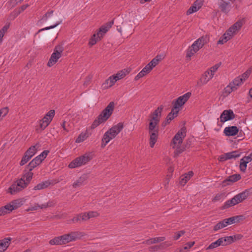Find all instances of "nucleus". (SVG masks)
Segmentation results:
<instances>
[{
  "label": "nucleus",
  "mask_w": 252,
  "mask_h": 252,
  "mask_svg": "<svg viewBox=\"0 0 252 252\" xmlns=\"http://www.w3.org/2000/svg\"><path fill=\"white\" fill-rule=\"evenodd\" d=\"M208 40V39L207 36H201L195 41L187 51L186 58L190 59L207 43Z\"/></svg>",
  "instance_id": "obj_3"
},
{
  "label": "nucleus",
  "mask_w": 252,
  "mask_h": 252,
  "mask_svg": "<svg viewBox=\"0 0 252 252\" xmlns=\"http://www.w3.org/2000/svg\"><path fill=\"white\" fill-rule=\"evenodd\" d=\"M221 240H220V239H219L218 240H217L216 241L214 242H213L207 248V250H211V249H213L214 248H216L220 246H221L222 243H220V241Z\"/></svg>",
  "instance_id": "obj_49"
},
{
  "label": "nucleus",
  "mask_w": 252,
  "mask_h": 252,
  "mask_svg": "<svg viewBox=\"0 0 252 252\" xmlns=\"http://www.w3.org/2000/svg\"><path fill=\"white\" fill-rule=\"evenodd\" d=\"M191 96V93H187L184 95L179 96L175 101L173 108L179 110V108L182 107L189 98Z\"/></svg>",
  "instance_id": "obj_11"
},
{
  "label": "nucleus",
  "mask_w": 252,
  "mask_h": 252,
  "mask_svg": "<svg viewBox=\"0 0 252 252\" xmlns=\"http://www.w3.org/2000/svg\"><path fill=\"white\" fill-rule=\"evenodd\" d=\"M20 190H21V189H19V187L17 186V184L15 182L9 188L8 192L11 194H15Z\"/></svg>",
  "instance_id": "obj_36"
},
{
  "label": "nucleus",
  "mask_w": 252,
  "mask_h": 252,
  "mask_svg": "<svg viewBox=\"0 0 252 252\" xmlns=\"http://www.w3.org/2000/svg\"><path fill=\"white\" fill-rule=\"evenodd\" d=\"M50 185V183L48 181H46L39 183L35 186L33 189L34 190H40L47 188Z\"/></svg>",
  "instance_id": "obj_34"
},
{
  "label": "nucleus",
  "mask_w": 252,
  "mask_h": 252,
  "mask_svg": "<svg viewBox=\"0 0 252 252\" xmlns=\"http://www.w3.org/2000/svg\"><path fill=\"white\" fill-rule=\"evenodd\" d=\"M235 118V115L232 110H225L223 111L220 116V122L224 123L226 121L231 120Z\"/></svg>",
  "instance_id": "obj_13"
},
{
  "label": "nucleus",
  "mask_w": 252,
  "mask_h": 252,
  "mask_svg": "<svg viewBox=\"0 0 252 252\" xmlns=\"http://www.w3.org/2000/svg\"><path fill=\"white\" fill-rule=\"evenodd\" d=\"M8 112V108L4 107L0 110V117H4Z\"/></svg>",
  "instance_id": "obj_61"
},
{
  "label": "nucleus",
  "mask_w": 252,
  "mask_h": 252,
  "mask_svg": "<svg viewBox=\"0 0 252 252\" xmlns=\"http://www.w3.org/2000/svg\"><path fill=\"white\" fill-rule=\"evenodd\" d=\"M101 38H98V37L97 36V33H94L93 36L91 37L90 41H89V45L93 46L96 44L97 41L100 40Z\"/></svg>",
  "instance_id": "obj_51"
},
{
  "label": "nucleus",
  "mask_w": 252,
  "mask_h": 252,
  "mask_svg": "<svg viewBox=\"0 0 252 252\" xmlns=\"http://www.w3.org/2000/svg\"><path fill=\"white\" fill-rule=\"evenodd\" d=\"M16 183L17 186H18L21 190L25 188L28 185V184L22 178L18 180Z\"/></svg>",
  "instance_id": "obj_47"
},
{
  "label": "nucleus",
  "mask_w": 252,
  "mask_h": 252,
  "mask_svg": "<svg viewBox=\"0 0 252 252\" xmlns=\"http://www.w3.org/2000/svg\"><path fill=\"white\" fill-rule=\"evenodd\" d=\"M129 71L126 69H123L120 71H119L116 74L114 75L116 79L117 80H120L125 77L128 73Z\"/></svg>",
  "instance_id": "obj_38"
},
{
  "label": "nucleus",
  "mask_w": 252,
  "mask_h": 252,
  "mask_svg": "<svg viewBox=\"0 0 252 252\" xmlns=\"http://www.w3.org/2000/svg\"><path fill=\"white\" fill-rule=\"evenodd\" d=\"M87 175L86 174L82 175L77 181L73 184V187L76 188L84 185L87 179Z\"/></svg>",
  "instance_id": "obj_23"
},
{
  "label": "nucleus",
  "mask_w": 252,
  "mask_h": 252,
  "mask_svg": "<svg viewBox=\"0 0 252 252\" xmlns=\"http://www.w3.org/2000/svg\"><path fill=\"white\" fill-rule=\"evenodd\" d=\"M238 128L236 126H227L224 129V133L226 136L236 135L238 133Z\"/></svg>",
  "instance_id": "obj_19"
},
{
  "label": "nucleus",
  "mask_w": 252,
  "mask_h": 252,
  "mask_svg": "<svg viewBox=\"0 0 252 252\" xmlns=\"http://www.w3.org/2000/svg\"><path fill=\"white\" fill-rule=\"evenodd\" d=\"M186 128L183 127L178 131L172 140L170 146L175 149L174 153L175 157L178 156L183 151V149L181 148V145L183 139L186 137Z\"/></svg>",
  "instance_id": "obj_1"
},
{
  "label": "nucleus",
  "mask_w": 252,
  "mask_h": 252,
  "mask_svg": "<svg viewBox=\"0 0 252 252\" xmlns=\"http://www.w3.org/2000/svg\"><path fill=\"white\" fill-rule=\"evenodd\" d=\"M185 233V231L184 230H181L178 232H177L175 233V236H174V239L175 240H177L178 239L180 238V237H181L182 235H183Z\"/></svg>",
  "instance_id": "obj_60"
},
{
  "label": "nucleus",
  "mask_w": 252,
  "mask_h": 252,
  "mask_svg": "<svg viewBox=\"0 0 252 252\" xmlns=\"http://www.w3.org/2000/svg\"><path fill=\"white\" fill-rule=\"evenodd\" d=\"M106 122L99 115L94 120L93 124L91 126V128L92 129H94L97 126H98L100 124Z\"/></svg>",
  "instance_id": "obj_32"
},
{
  "label": "nucleus",
  "mask_w": 252,
  "mask_h": 252,
  "mask_svg": "<svg viewBox=\"0 0 252 252\" xmlns=\"http://www.w3.org/2000/svg\"><path fill=\"white\" fill-rule=\"evenodd\" d=\"M36 147V145L31 146L25 154L30 156V158H32L36 152L37 148Z\"/></svg>",
  "instance_id": "obj_41"
},
{
  "label": "nucleus",
  "mask_w": 252,
  "mask_h": 252,
  "mask_svg": "<svg viewBox=\"0 0 252 252\" xmlns=\"http://www.w3.org/2000/svg\"><path fill=\"white\" fill-rule=\"evenodd\" d=\"M31 158H30V156H29L28 155L27 156V155H26L25 154L24 156L22 158L20 162V165L22 166V165H24V164H25L27 162H28L30 160V159Z\"/></svg>",
  "instance_id": "obj_55"
},
{
  "label": "nucleus",
  "mask_w": 252,
  "mask_h": 252,
  "mask_svg": "<svg viewBox=\"0 0 252 252\" xmlns=\"http://www.w3.org/2000/svg\"><path fill=\"white\" fill-rule=\"evenodd\" d=\"M28 4L23 5L19 8L15 9L11 14V16L13 17V18L17 17L21 12L24 11L28 7Z\"/></svg>",
  "instance_id": "obj_27"
},
{
  "label": "nucleus",
  "mask_w": 252,
  "mask_h": 252,
  "mask_svg": "<svg viewBox=\"0 0 252 252\" xmlns=\"http://www.w3.org/2000/svg\"><path fill=\"white\" fill-rule=\"evenodd\" d=\"M225 197V195L224 193H218L216 194L212 199V201L214 202L220 201L222 200Z\"/></svg>",
  "instance_id": "obj_45"
},
{
  "label": "nucleus",
  "mask_w": 252,
  "mask_h": 252,
  "mask_svg": "<svg viewBox=\"0 0 252 252\" xmlns=\"http://www.w3.org/2000/svg\"><path fill=\"white\" fill-rule=\"evenodd\" d=\"M71 221L73 223H77L78 222H80L81 220L80 217V214L77 215L75 217H73L72 219L71 220Z\"/></svg>",
  "instance_id": "obj_64"
},
{
  "label": "nucleus",
  "mask_w": 252,
  "mask_h": 252,
  "mask_svg": "<svg viewBox=\"0 0 252 252\" xmlns=\"http://www.w3.org/2000/svg\"><path fill=\"white\" fill-rule=\"evenodd\" d=\"M193 172L192 171H189L188 173L185 174L181 177L180 183L181 185L184 186L187 182L193 176Z\"/></svg>",
  "instance_id": "obj_28"
},
{
  "label": "nucleus",
  "mask_w": 252,
  "mask_h": 252,
  "mask_svg": "<svg viewBox=\"0 0 252 252\" xmlns=\"http://www.w3.org/2000/svg\"><path fill=\"white\" fill-rule=\"evenodd\" d=\"M161 60L160 56H157L155 58H154L148 64H150L152 68H153L155 66H156L159 63V62Z\"/></svg>",
  "instance_id": "obj_44"
},
{
  "label": "nucleus",
  "mask_w": 252,
  "mask_h": 252,
  "mask_svg": "<svg viewBox=\"0 0 252 252\" xmlns=\"http://www.w3.org/2000/svg\"><path fill=\"white\" fill-rule=\"evenodd\" d=\"M247 163L248 162H246L245 160H242V159L240 160V169L241 171L243 172H245L247 169Z\"/></svg>",
  "instance_id": "obj_54"
},
{
  "label": "nucleus",
  "mask_w": 252,
  "mask_h": 252,
  "mask_svg": "<svg viewBox=\"0 0 252 252\" xmlns=\"http://www.w3.org/2000/svg\"><path fill=\"white\" fill-rule=\"evenodd\" d=\"M233 86L236 88V90L243 84V82L240 77H236L232 81L230 82Z\"/></svg>",
  "instance_id": "obj_37"
},
{
  "label": "nucleus",
  "mask_w": 252,
  "mask_h": 252,
  "mask_svg": "<svg viewBox=\"0 0 252 252\" xmlns=\"http://www.w3.org/2000/svg\"><path fill=\"white\" fill-rule=\"evenodd\" d=\"M149 133L150 134V146L151 148H153L157 141L158 132H149Z\"/></svg>",
  "instance_id": "obj_25"
},
{
  "label": "nucleus",
  "mask_w": 252,
  "mask_h": 252,
  "mask_svg": "<svg viewBox=\"0 0 252 252\" xmlns=\"http://www.w3.org/2000/svg\"><path fill=\"white\" fill-rule=\"evenodd\" d=\"M248 196V193L246 191H243L236 195L234 196L232 198L227 200L225 202L223 206L222 209H227L231 206L235 205L246 199Z\"/></svg>",
  "instance_id": "obj_5"
},
{
  "label": "nucleus",
  "mask_w": 252,
  "mask_h": 252,
  "mask_svg": "<svg viewBox=\"0 0 252 252\" xmlns=\"http://www.w3.org/2000/svg\"><path fill=\"white\" fill-rule=\"evenodd\" d=\"M117 81L114 75H113L110 76L107 79H106L104 83L102 84V87L104 89H108L113 86L115 82Z\"/></svg>",
  "instance_id": "obj_21"
},
{
  "label": "nucleus",
  "mask_w": 252,
  "mask_h": 252,
  "mask_svg": "<svg viewBox=\"0 0 252 252\" xmlns=\"http://www.w3.org/2000/svg\"><path fill=\"white\" fill-rule=\"evenodd\" d=\"M163 106L162 105L158 107L157 109L150 114L149 120L159 122Z\"/></svg>",
  "instance_id": "obj_12"
},
{
  "label": "nucleus",
  "mask_w": 252,
  "mask_h": 252,
  "mask_svg": "<svg viewBox=\"0 0 252 252\" xmlns=\"http://www.w3.org/2000/svg\"><path fill=\"white\" fill-rule=\"evenodd\" d=\"M62 236L56 237L49 241V244L51 245H63Z\"/></svg>",
  "instance_id": "obj_39"
},
{
  "label": "nucleus",
  "mask_w": 252,
  "mask_h": 252,
  "mask_svg": "<svg viewBox=\"0 0 252 252\" xmlns=\"http://www.w3.org/2000/svg\"><path fill=\"white\" fill-rule=\"evenodd\" d=\"M242 160H245L246 162H250L252 160V153L248 156H245L242 158Z\"/></svg>",
  "instance_id": "obj_63"
},
{
  "label": "nucleus",
  "mask_w": 252,
  "mask_h": 252,
  "mask_svg": "<svg viewBox=\"0 0 252 252\" xmlns=\"http://www.w3.org/2000/svg\"><path fill=\"white\" fill-rule=\"evenodd\" d=\"M251 73V69H249L247 70H246L244 73H243L241 75L239 76V77L242 79V81L244 82L247 78H248Z\"/></svg>",
  "instance_id": "obj_52"
},
{
  "label": "nucleus",
  "mask_w": 252,
  "mask_h": 252,
  "mask_svg": "<svg viewBox=\"0 0 252 252\" xmlns=\"http://www.w3.org/2000/svg\"><path fill=\"white\" fill-rule=\"evenodd\" d=\"M54 11L50 10L47 12L40 19V21L41 23L46 22L48 19L51 18L53 15Z\"/></svg>",
  "instance_id": "obj_43"
},
{
  "label": "nucleus",
  "mask_w": 252,
  "mask_h": 252,
  "mask_svg": "<svg viewBox=\"0 0 252 252\" xmlns=\"http://www.w3.org/2000/svg\"><path fill=\"white\" fill-rule=\"evenodd\" d=\"M220 240H221L220 243H222L221 246H226L234 242V238L233 236H227L225 237L220 238Z\"/></svg>",
  "instance_id": "obj_31"
},
{
  "label": "nucleus",
  "mask_w": 252,
  "mask_h": 252,
  "mask_svg": "<svg viewBox=\"0 0 252 252\" xmlns=\"http://www.w3.org/2000/svg\"><path fill=\"white\" fill-rule=\"evenodd\" d=\"M55 202L52 200L49 201L47 203L41 205H39L38 204H35L33 206H32L29 208L27 210V211H35L37 210L38 209H45L48 207H53L55 205Z\"/></svg>",
  "instance_id": "obj_15"
},
{
  "label": "nucleus",
  "mask_w": 252,
  "mask_h": 252,
  "mask_svg": "<svg viewBox=\"0 0 252 252\" xmlns=\"http://www.w3.org/2000/svg\"><path fill=\"white\" fill-rule=\"evenodd\" d=\"M23 203L24 201L22 199H17L10 202L13 210L21 207L23 204Z\"/></svg>",
  "instance_id": "obj_30"
},
{
  "label": "nucleus",
  "mask_w": 252,
  "mask_h": 252,
  "mask_svg": "<svg viewBox=\"0 0 252 252\" xmlns=\"http://www.w3.org/2000/svg\"><path fill=\"white\" fill-rule=\"evenodd\" d=\"M87 137L86 133H81L76 138L75 142L77 143H79L84 141Z\"/></svg>",
  "instance_id": "obj_53"
},
{
  "label": "nucleus",
  "mask_w": 252,
  "mask_h": 252,
  "mask_svg": "<svg viewBox=\"0 0 252 252\" xmlns=\"http://www.w3.org/2000/svg\"><path fill=\"white\" fill-rule=\"evenodd\" d=\"M149 121V124L148 127L149 132H158V122Z\"/></svg>",
  "instance_id": "obj_26"
},
{
  "label": "nucleus",
  "mask_w": 252,
  "mask_h": 252,
  "mask_svg": "<svg viewBox=\"0 0 252 252\" xmlns=\"http://www.w3.org/2000/svg\"><path fill=\"white\" fill-rule=\"evenodd\" d=\"M113 21H111L106 24L105 26H101L97 33V36L98 38H101L103 35L107 32L110 29L112 26L113 25Z\"/></svg>",
  "instance_id": "obj_16"
},
{
  "label": "nucleus",
  "mask_w": 252,
  "mask_h": 252,
  "mask_svg": "<svg viewBox=\"0 0 252 252\" xmlns=\"http://www.w3.org/2000/svg\"><path fill=\"white\" fill-rule=\"evenodd\" d=\"M114 108L115 103L113 101H111L99 115L102 117L104 120L106 121L112 114Z\"/></svg>",
  "instance_id": "obj_9"
},
{
  "label": "nucleus",
  "mask_w": 252,
  "mask_h": 252,
  "mask_svg": "<svg viewBox=\"0 0 252 252\" xmlns=\"http://www.w3.org/2000/svg\"><path fill=\"white\" fill-rule=\"evenodd\" d=\"M237 218L236 217H231L228 219H225L222 221L218 222L216 225H215L214 227L213 230L215 231H217L219 229H222L228 224H231L234 223L235 222V219Z\"/></svg>",
  "instance_id": "obj_10"
},
{
  "label": "nucleus",
  "mask_w": 252,
  "mask_h": 252,
  "mask_svg": "<svg viewBox=\"0 0 252 252\" xmlns=\"http://www.w3.org/2000/svg\"><path fill=\"white\" fill-rule=\"evenodd\" d=\"M228 159L235 158L240 156V153L237 151L226 153Z\"/></svg>",
  "instance_id": "obj_42"
},
{
  "label": "nucleus",
  "mask_w": 252,
  "mask_h": 252,
  "mask_svg": "<svg viewBox=\"0 0 252 252\" xmlns=\"http://www.w3.org/2000/svg\"><path fill=\"white\" fill-rule=\"evenodd\" d=\"M232 37L229 34H227V32L220 38L218 41V44H222L230 40Z\"/></svg>",
  "instance_id": "obj_35"
},
{
  "label": "nucleus",
  "mask_w": 252,
  "mask_h": 252,
  "mask_svg": "<svg viewBox=\"0 0 252 252\" xmlns=\"http://www.w3.org/2000/svg\"><path fill=\"white\" fill-rule=\"evenodd\" d=\"M221 63H218L216 64L214 66L210 67L207 71L209 72V73L213 74V77L215 73L217 71V70L218 69L219 67L220 66Z\"/></svg>",
  "instance_id": "obj_48"
},
{
  "label": "nucleus",
  "mask_w": 252,
  "mask_h": 252,
  "mask_svg": "<svg viewBox=\"0 0 252 252\" xmlns=\"http://www.w3.org/2000/svg\"><path fill=\"white\" fill-rule=\"evenodd\" d=\"M93 158L91 153H86L84 155L75 158L68 165L69 168H74L82 166L87 164Z\"/></svg>",
  "instance_id": "obj_4"
},
{
  "label": "nucleus",
  "mask_w": 252,
  "mask_h": 252,
  "mask_svg": "<svg viewBox=\"0 0 252 252\" xmlns=\"http://www.w3.org/2000/svg\"><path fill=\"white\" fill-rule=\"evenodd\" d=\"M33 173L29 170V172L25 173L22 178L29 184L32 178Z\"/></svg>",
  "instance_id": "obj_46"
},
{
  "label": "nucleus",
  "mask_w": 252,
  "mask_h": 252,
  "mask_svg": "<svg viewBox=\"0 0 252 252\" xmlns=\"http://www.w3.org/2000/svg\"><path fill=\"white\" fill-rule=\"evenodd\" d=\"M84 236L83 232L79 231H72L68 234L62 235L61 239L63 240V245L72 241H75L81 239Z\"/></svg>",
  "instance_id": "obj_6"
},
{
  "label": "nucleus",
  "mask_w": 252,
  "mask_h": 252,
  "mask_svg": "<svg viewBox=\"0 0 252 252\" xmlns=\"http://www.w3.org/2000/svg\"><path fill=\"white\" fill-rule=\"evenodd\" d=\"M165 240V238L164 237H155L147 240L145 241V243L148 245H151L163 241Z\"/></svg>",
  "instance_id": "obj_29"
},
{
  "label": "nucleus",
  "mask_w": 252,
  "mask_h": 252,
  "mask_svg": "<svg viewBox=\"0 0 252 252\" xmlns=\"http://www.w3.org/2000/svg\"><path fill=\"white\" fill-rule=\"evenodd\" d=\"M124 125L119 123L113 126L104 134L101 142V147H104L112 139H114L123 129Z\"/></svg>",
  "instance_id": "obj_2"
},
{
  "label": "nucleus",
  "mask_w": 252,
  "mask_h": 252,
  "mask_svg": "<svg viewBox=\"0 0 252 252\" xmlns=\"http://www.w3.org/2000/svg\"><path fill=\"white\" fill-rule=\"evenodd\" d=\"M38 164H36V163L32 160L28 165V168L30 171H32L33 169H34L35 167H36Z\"/></svg>",
  "instance_id": "obj_57"
},
{
  "label": "nucleus",
  "mask_w": 252,
  "mask_h": 252,
  "mask_svg": "<svg viewBox=\"0 0 252 252\" xmlns=\"http://www.w3.org/2000/svg\"><path fill=\"white\" fill-rule=\"evenodd\" d=\"M213 74H210L209 72L207 70L201 77L198 84L200 85H203L206 84L212 78Z\"/></svg>",
  "instance_id": "obj_18"
},
{
  "label": "nucleus",
  "mask_w": 252,
  "mask_h": 252,
  "mask_svg": "<svg viewBox=\"0 0 252 252\" xmlns=\"http://www.w3.org/2000/svg\"><path fill=\"white\" fill-rule=\"evenodd\" d=\"M218 6L223 13H227L230 11V2H226L224 0H218Z\"/></svg>",
  "instance_id": "obj_17"
},
{
  "label": "nucleus",
  "mask_w": 252,
  "mask_h": 252,
  "mask_svg": "<svg viewBox=\"0 0 252 252\" xmlns=\"http://www.w3.org/2000/svg\"><path fill=\"white\" fill-rule=\"evenodd\" d=\"M55 110H50L44 117V118L39 121L40 128L43 130L47 127L55 116Z\"/></svg>",
  "instance_id": "obj_8"
},
{
  "label": "nucleus",
  "mask_w": 252,
  "mask_h": 252,
  "mask_svg": "<svg viewBox=\"0 0 252 252\" xmlns=\"http://www.w3.org/2000/svg\"><path fill=\"white\" fill-rule=\"evenodd\" d=\"M243 25L241 20H239L231 26L226 31L227 34H229L232 37L240 30Z\"/></svg>",
  "instance_id": "obj_14"
},
{
  "label": "nucleus",
  "mask_w": 252,
  "mask_h": 252,
  "mask_svg": "<svg viewBox=\"0 0 252 252\" xmlns=\"http://www.w3.org/2000/svg\"><path fill=\"white\" fill-rule=\"evenodd\" d=\"M241 179L239 174H234L229 176L226 179L223 181V186L229 185V182L234 183L239 181Z\"/></svg>",
  "instance_id": "obj_22"
},
{
  "label": "nucleus",
  "mask_w": 252,
  "mask_h": 252,
  "mask_svg": "<svg viewBox=\"0 0 252 252\" xmlns=\"http://www.w3.org/2000/svg\"><path fill=\"white\" fill-rule=\"evenodd\" d=\"M153 69L150 64H147L143 69L135 76V80H138L140 78L143 77L146 74L149 73Z\"/></svg>",
  "instance_id": "obj_20"
},
{
  "label": "nucleus",
  "mask_w": 252,
  "mask_h": 252,
  "mask_svg": "<svg viewBox=\"0 0 252 252\" xmlns=\"http://www.w3.org/2000/svg\"><path fill=\"white\" fill-rule=\"evenodd\" d=\"M87 213L89 220L93 218L97 217L99 215V214L97 211H89Z\"/></svg>",
  "instance_id": "obj_56"
},
{
  "label": "nucleus",
  "mask_w": 252,
  "mask_h": 252,
  "mask_svg": "<svg viewBox=\"0 0 252 252\" xmlns=\"http://www.w3.org/2000/svg\"><path fill=\"white\" fill-rule=\"evenodd\" d=\"M80 217L81 221H86L89 220L87 212L80 214Z\"/></svg>",
  "instance_id": "obj_62"
},
{
  "label": "nucleus",
  "mask_w": 252,
  "mask_h": 252,
  "mask_svg": "<svg viewBox=\"0 0 252 252\" xmlns=\"http://www.w3.org/2000/svg\"><path fill=\"white\" fill-rule=\"evenodd\" d=\"M236 90V88L229 83V84L224 88L223 94L224 95H227L231 92Z\"/></svg>",
  "instance_id": "obj_40"
},
{
  "label": "nucleus",
  "mask_w": 252,
  "mask_h": 252,
  "mask_svg": "<svg viewBox=\"0 0 252 252\" xmlns=\"http://www.w3.org/2000/svg\"><path fill=\"white\" fill-rule=\"evenodd\" d=\"M178 112L179 110H177L173 107L172 109H171V112L168 114V115L166 117L167 121L171 122L172 120H173L174 118L177 116Z\"/></svg>",
  "instance_id": "obj_33"
},
{
  "label": "nucleus",
  "mask_w": 252,
  "mask_h": 252,
  "mask_svg": "<svg viewBox=\"0 0 252 252\" xmlns=\"http://www.w3.org/2000/svg\"><path fill=\"white\" fill-rule=\"evenodd\" d=\"M62 23V20L61 19L60 20L57 21L56 23L54 25H52V26H51L49 27H47L43 29H40L38 31V32H40L45 31V30H50L51 29H54L55 27H56L57 26H58V25H59L60 24H61Z\"/></svg>",
  "instance_id": "obj_50"
},
{
  "label": "nucleus",
  "mask_w": 252,
  "mask_h": 252,
  "mask_svg": "<svg viewBox=\"0 0 252 252\" xmlns=\"http://www.w3.org/2000/svg\"><path fill=\"white\" fill-rule=\"evenodd\" d=\"M3 208L6 214L10 213L13 210L10 203L3 206Z\"/></svg>",
  "instance_id": "obj_59"
},
{
  "label": "nucleus",
  "mask_w": 252,
  "mask_h": 252,
  "mask_svg": "<svg viewBox=\"0 0 252 252\" xmlns=\"http://www.w3.org/2000/svg\"><path fill=\"white\" fill-rule=\"evenodd\" d=\"M10 238H5L0 241V252H4L9 246L10 241Z\"/></svg>",
  "instance_id": "obj_24"
},
{
  "label": "nucleus",
  "mask_w": 252,
  "mask_h": 252,
  "mask_svg": "<svg viewBox=\"0 0 252 252\" xmlns=\"http://www.w3.org/2000/svg\"><path fill=\"white\" fill-rule=\"evenodd\" d=\"M198 10V7H197L196 6H194L193 4L188 10L187 12V14L188 15L192 14L195 12H196Z\"/></svg>",
  "instance_id": "obj_58"
},
{
  "label": "nucleus",
  "mask_w": 252,
  "mask_h": 252,
  "mask_svg": "<svg viewBox=\"0 0 252 252\" xmlns=\"http://www.w3.org/2000/svg\"><path fill=\"white\" fill-rule=\"evenodd\" d=\"M63 48L61 45H58L55 47L54 52L51 55V56L48 62L47 65L49 67L52 66L61 57L62 53L63 52Z\"/></svg>",
  "instance_id": "obj_7"
}]
</instances>
